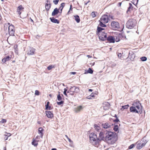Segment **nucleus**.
Instances as JSON below:
<instances>
[{"label": "nucleus", "instance_id": "1", "mask_svg": "<svg viewBox=\"0 0 150 150\" xmlns=\"http://www.w3.org/2000/svg\"><path fill=\"white\" fill-rule=\"evenodd\" d=\"M132 112L142 114L143 113V107L138 99L132 101Z\"/></svg>", "mask_w": 150, "mask_h": 150}, {"label": "nucleus", "instance_id": "2", "mask_svg": "<svg viewBox=\"0 0 150 150\" xmlns=\"http://www.w3.org/2000/svg\"><path fill=\"white\" fill-rule=\"evenodd\" d=\"M105 140L110 144H114L117 140V136L115 133L112 132H107L105 137Z\"/></svg>", "mask_w": 150, "mask_h": 150}, {"label": "nucleus", "instance_id": "3", "mask_svg": "<svg viewBox=\"0 0 150 150\" xmlns=\"http://www.w3.org/2000/svg\"><path fill=\"white\" fill-rule=\"evenodd\" d=\"M104 29L100 27H98V33L99 39L101 40H105L107 39V34L103 30Z\"/></svg>", "mask_w": 150, "mask_h": 150}, {"label": "nucleus", "instance_id": "4", "mask_svg": "<svg viewBox=\"0 0 150 150\" xmlns=\"http://www.w3.org/2000/svg\"><path fill=\"white\" fill-rule=\"evenodd\" d=\"M90 141L93 145L96 146L98 144L99 140L96 135L94 133H92L89 135Z\"/></svg>", "mask_w": 150, "mask_h": 150}, {"label": "nucleus", "instance_id": "5", "mask_svg": "<svg viewBox=\"0 0 150 150\" xmlns=\"http://www.w3.org/2000/svg\"><path fill=\"white\" fill-rule=\"evenodd\" d=\"M79 91V88L75 86L71 87L67 91V93H69L71 95H74L76 93H78Z\"/></svg>", "mask_w": 150, "mask_h": 150}, {"label": "nucleus", "instance_id": "6", "mask_svg": "<svg viewBox=\"0 0 150 150\" xmlns=\"http://www.w3.org/2000/svg\"><path fill=\"white\" fill-rule=\"evenodd\" d=\"M109 20V18L107 15H104L100 19V21L101 22H103L104 23H107Z\"/></svg>", "mask_w": 150, "mask_h": 150}, {"label": "nucleus", "instance_id": "7", "mask_svg": "<svg viewBox=\"0 0 150 150\" xmlns=\"http://www.w3.org/2000/svg\"><path fill=\"white\" fill-rule=\"evenodd\" d=\"M111 25L114 30H116L119 28V24L117 22L112 21L111 23Z\"/></svg>", "mask_w": 150, "mask_h": 150}, {"label": "nucleus", "instance_id": "8", "mask_svg": "<svg viewBox=\"0 0 150 150\" xmlns=\"http://www.w3.org/2000/svg\"><path fill=\"white\" fill-rule=\"evenodd\" d=\"M8 31L10 35L11 36L14 35L15 33L14 27L13 25H11L9 26Z\"/></svg>", "mask_w": 150, "mask_h": 150}, {"label": "nucleus", "instance_id": "9", "mask_svg": "<svg viewBox=\"0 0 150 150\" xmlns=\"http://www.w3.org/2000/svg\"><path fill=\"white\" fill-rule=\"evenodd\" d=\"M146 144V142L145 143L144 142H141L140 141L137 144L136 148L138 149H140L143 146H145Z\"/></svg>", "mask_w": 150, "mask_h": 150}, {"label": "nucleus", "instance_id": "10", "mask_svg": "<svg viewBox=\"0 0 150 150\" xmlns=\"http://www.w3.org/2000/svg\"><path fill=\"white\" fill-rule=\"evenodd\" d=\"M136 52L137 51H132V59H132V62L133 61L137 62L139 59V57L137 56H136L135 54H134V53Z\"/></svg>", "mask_w": 150, "mask_h": 150}, {"label": "nucleus", "instance_id": "11", "mask_svg": "<svg viewBox=\"0 0 150 150\" xmlns=\"http://www.w3.org/2000/svg\"><path fill=\"white\" fill-rule=\"evenodd\" d=\"M103 109L105 110H108L110 107V104L109 103L105 102L103 103Z\"/></svg>", "mask_w": 150, "mask_h": 150}, {"label": "nucleus", "instance_id": "12", "mask_svg": "<svg viewBox=\"0 0 150 150\" xmlns=\"http://www.w3.org/2000/svg\"><path fill=\"white\" fill-rule=\"evenodd\" d=\"M112 125L110 123L108 122L103 123L102 124V127L105 129L110 128Z\"/></svg>", "mask_w": 150, "mask_h": 150}, {"label": "nucleus", "instance_id": "13", "mask_svg": "<svg viewBox=\"0 0 150 150\" xmlns=\"http://www.w3.org/2000/svg\"><path fill=\"white\" fill-rule=\"evenodd\" d=\"M35 49L33 47H30L28 50L27 54L28 55H33L34 54Z\"/></svg>", "mask_w": 150, "mask_h": 150}, {"label": "nucleus", "instance_id": "14", "mask_svg": "<svg viewBox=\"0 0 150 150\" xmlns=\"http://www.w3.org/2000/svg\"><path fill=\"white\" fill-rule=\"evenodd\" d=\"M47 117L50 118H52L53 117V114L50 111H47L45 112Z\"/></svg>", "mask_w": 150, "mask_h": 150}, {"label": "nucleus", "instance_id": "15", "mask_svg": "<svg viewBox=\"0 0 150 150\" xmlns=\"http://www.w3.org/2000/svg\"><path fill=\"white\" fill-rule=\"evenodd\" d=\"M107 40L108 41L110 42L114 43L115 42V39H114V37L112 36H109L108 38L107 37Z\"/></svg>", "mask_w": 150, "mask_h": 150}, {"label": "nucleus", "instance_id": "16", "mask_svg": "<svg viewBox=\"0 0 150 150\" xmlns=\"http://www.w3.org/2000/svg\"><path fill=\"white\" fill-rule=\"evenodd\" d=\"M82 109L83 107L81 106H79L74 108V111L76 113H78L80 112Z\"/></svg>", "mask_w": 150, "mask_h": 150}, {"label": "nucleus", "instance_id": "17", "mask_svg": "<svg viewBox=\"0 0 150 150\" xmlns=\"http://www.w3.org/2000/svg\"><path fill=\"white\" fill-rule=\"evenodd\" d=\"M59 12L60 11H59V10L57 8H56L52 12V15L53 16H54Z\"/></svg>", "mask_w": 150, "mask_h": 150}, {"label": "nucleus", "instance_id": "18", "mask_svg": "<svg viewBox=\"0 0 150 150\" xmlns=\"http://www.w3.org/2000/svg\"><path fill=\"white\" fill-rule=\"evenodd\" d=\"M137 21L136 19L132 18V29L137 25Z\"/></svg>", "mask_w": 150, "mask_h": 150}, {"label": "nucleus", "instance_id": "19", "mask_svg": "<svg viewBox=\"0 0 150 150\" xmlns=\"http://www.w3.org/2000/svg\"><path fill=\"white\" fill-rule=\"evenodd\" d=\"M24 8L21 5H20L18 6L17 10V12L18 13V14L20 15L21 13V11L22 9H23Z\"/></svg>", "mask_w": 150, "mask_h": 150}, {"label": "nucleus", "instance_id": "20", "mask_svg": "<svg viewBox=\"0 0 150 150\" xmlns=\"http://www.w3.org/2000/svg\"><path fill=\"white\" fill-rule=\"evenodd\" d=\"M50 19L51 22L52 23H57V24H58L59 23V22L58 20L55 18L54 17L50 18Z\"/></svg>", "mask_w": 150, "mask_h": 150}, {"label": "nucleus", "instance_id": "21", "mask_svg": "<svg viewBox=\"0 0 150 150\" xmlns=\"http://www.w3.org/2000/svg\"><path fill=\"white\" fill-rule=\"evenodd\" d=\"M51 6V5L50 4V3H49L48 1H47L45 6V8L46 10L48 11L50 8Z\"/></svg>", "mask_w": 150, "mask_h": 150}, {"label": "nucleus", "instance_id": "22", "mask_svg": "<svg viewBox=\"0 0 150 150\" xmlns=\"http://www.w3.org/2000/svg\"><path fill=\"white\" fill-rule=\"evenodd\" d=\"M104 138V133L103 132H101L99 134V140H103Z\"/></svg>", "mask_w": 150, "mask_h": 150}, {"label": "nucleus", "instance_id": "23", "mask_svg": "<svg viewBox=\"0 0 150 150\" xmlns=\"http://www.w3.org/2000/svg\"><path fill=\"white\" fill-rule=\"evenodd\" d=\"M11 57H10L9 56H8L6 57H4L3 59H2V61L4 63L6 61H9L10 59H11Z\"/></svg>", "mask_w": 150, "mask_h": 150}, {"label": "nucleus", "instance_id": "24", "mask_svg": "<svg viewBox=\"0 0 150 150\" xmlns=\"http://www.w3.org/2000/svg\"><path fill=\"white\" fill-rule=\"evenodd\" d=\"M126 27L129 29L131 28V21L129 20L127 22L126 24Z\"/></svg>", "mask_w": 150, "mask_h": 150}, {"label": "nucleus", "instance_id": "25", "mask_svg": "<svg viewBox=\"0 0 150 150\" xmlns=\"http://www.w3.org/2000/svg\"><path fill=\"white\" fill-rule=\"evenodd\" d=\"M43 129L42 127H40L38 129V133L39 134H40V136L41 138L43 136Z\"/></svg>", "mask_w": 150, "mask_h": 150}, {"label": "nucleus", "instance_id": "26", "mask_svg": "<svg viewBox=\"0 0 150 150\" xmlns=\"http://www.w3.org/2000/svg\"><path fill=\"white\" fill-rule=\"evenodd\" d=\"M74 17L75 20L77 23H79L80 22V19L79 16L75 15L74 16Z\"/></svg>", "mask_w": 150, "mask_h": 150}, {"label": "nucleus", "instance_id": "27", "mask_svg": "<svg viewBox=\"0 0 150 150\" xmlns=\"http://www.w3.org/2000/svg\"><path fill=\"white\" fill-rule=\"evenodd\" d=\"M140 61L142 62H145L147 60V59L146 57L142 56L140 57Z\"/></svg>", "mask_w": 150, "mask_h": 150}, {"label": "nucleus", "instance_id": "28", "mask_svg": "<svg viewBox=\"0 0 150 150\" xmlns=\"http://www.w3.org/2000/svg\"><path fill=\"white\" fill-rule=\"evenodd\" d=\"M139 0H132V4H133L135 6H137L138 4Z\"/></svg>", "mask_w": 150, "mask_h": 150}, {"label": "nucleus", "instance_id": "29", "mask_svg": "<svg viewBox=\"0 0 150 150\" xmlns=\"http://www.w3.org/2000/svg\"><path fill=\"white\" fill-rule=\"evenodd\" d=\"M99 25L102 27H105L106 25L103 22H101V21H99Z\"/></svg>", "mask_w": 150, "mask_h": 150}, {"label": "nucleus", "instance_id": "30", "mask_svg": "<svg viewBox=\"0 0 150 150\" xmlns=\"http://www.w3.org/2000/svg\"><path fill=\"white\" fill-rule=\"evenodd\" d=\"M94 128L97 131H98L100 129V127L98 125L96 124L94 125Z\"/></svg>", "mask_w": 150, "mask_h": 150}, {"label": "nucleus", "instance_id": "31", "mask_svg": "<svg viewBox=\"0 0 150 150\" xmlns=\"http://www.w3.org/2000/svg\"><path fill=\"white\" fill-rule=\"evenodd\" d=\"M129 106L128 105H127L124 106H122V108L121 109L122 110H123L124 109H127Z\"/></svg>", "mask_w": 150, "mask_h": 150}, {"label": "nucleus", "instance_id": "32", "mask_svg": "<svg viewBox=\"0 0 150 150\" xmlns=\"http://www.w3.org/2000/svg\"><path fill=\"white\" fill-rule=\"evenodd\" d=\"M145 138H146V137L145 136V137H143L142 139V140L140 141L141 142H144L145 143V142H146V143H147V141L146 140Z\"/></svg>", "mask_w": 150, "mask_h": 150}, {"label": "nucleus", "instance_id": "33", "mask_svg": "<svg viewBox=\"0 0 150 150\" xmlns=\"http://www.w3.org/2000/svg\"><path fill=\"white\" fill-rule=\"evenodd\" d=\"M114 39H115V41L116 42H118L120 41V40L119 36L114 37Z\"/></svg>", "mask_w": 150, "mask_h": 150}, {"label": "nucleus", "instance_id": "34", "mask_svg": "<svg viewBox=\"0 0 150 150\" xmlns=\"http://www.w3.org/2000/svg\"><path fill=\"white\" fill-rule=\"evenodd\" d=\"M32 144L34 145L35 146H36L38 145L37 142L35 140H33V141L32 142Z\"/></svg>", "mask_w": 150, "mask_h": 150}, {"label": "nucleus", "instance_id": "35", "mask_svg": "<svg viewBox=\"0 0 150 150\" xmlns=\"http://www.w3.org/2000/svg\"><path fill=\"white\" fill-rule=\"evenodd\" d=\"M93 70L90 68H89L87 70V73L92 74L93 73Z\"/></svg>", "mask_w": 150, "mask_h": 150}, {"label": "nucleus", "instance_id": "36", "mask_svg": "<svg viewBox=\"0 0 150 150\" xmlns=\"http://www.w3.org/2000/svg\"><path fill=\"white\" fill-rule=\"evenodd\" d=\"M55 67L53 65H51L49 66L47 68V69L48 70H51L52 68H54Z\"/></svg>", "mask_w": 150, "mask_h": 150}, {"label": "nucleus", "instance_id": "37", "mask_svg": "<svg viewBox=\"0 0 150 150\" xmlns=\"http://www.w3.org/2000/svg\"><path fill=\"white\" fill-rule=\"evenodd\" d=\"M129 4L130 5V6H129V7L128 8V9L127 10V13H128L129 12H130V9H131V4L130 3H129Z\"/></svg>", "mask_w": 150, "mask_h": 150}, {"label": "nucleus", "instance_id": "38", "mask_svg": "<svg viewBox=\"0 0 150 150\" xmlns=\"http://www.w3.org/2000/svg\"><path fill=\"white\" fill-rule=\"evenodd\" d=\"M118 129V126L117 125L114 126L113 129L115 131H117Z\"/></svg>", "mask_w": 150, "mask_h": 150}, {"label": "nucleus", "instance_id": "39", "mask_svg": "<svg viewBox=\"0 0 150 150\" xmlns=\"http://www.w3.org/2000/svg\"><path fill=\"white\" fill-rule=\"evenodd\" d=\"M57 100L59 101H60L62 99V98L60 96V95L59 94L57 96Z\"/></svg>", "mask_w": 150, "mask_h": 150}, {"label": "nucleus", "instance_id": "40", "mask_svg": "<svg viewBox=\"0 0 150 150\" xmlns=\"http://www.w3.org/2000/svg\"><path fill=\"white\" fill-rule=\"evenodd\" d=\"M139 142V141H137V142L132 144V149L135 147L136 145Z\"/></svg>", "mask_w": 150, "mask_h": 150}, {"label": "nucleus", "instance_id": "41", "mask_svg": "<svg viewBox=\"0 0 150 150\" xmlns=\"http://www.w3.org/2000/svg\"><path fill=\"white\" fill-rule=\"evenodd\" d=\"M63 103H64V101H61L59 102H57V103L58 105H60L61 104H63Z\"/></svg>", "mask_w": 150, "mask_h": 150}, {"label": "nucleus", "instance_id": "42", "mask_svg": "<svg viewBox=\"0 0 150 150\" xmlns=\"http://www.w3.org/2000/svg\"><path fill=\"white\" fill-rule=\"evenodd\" d=\"M59 1V0H54L53 2L55 4L57 5L58 4Z\"/></svg>", "mask_w": 150, "mask_h": 150}, {"label": "nucleus", "instance_id": "43", "mask_svg": "<svg viewBox=\"0 0 150 150\" xmlns=\"http://www.w3.org/2000/svg\"><path fill=\"white\" fill-rule=\"evenodd\" d=\"M91 16L93 17V18H94L96 16V14L94 13V12H92L91 13Z\"/></svg>", "mask_w": 150, "mask_h": 150}, {"label": "nucleus", "instance_id": "44", "mask_svg": "<svg viewBox=\"0 0 150 150\" xmlns=\"http://www.w3.org/2000/svg\"><path fill=\"white\" fill-rule=\"evenodd\" d=\"M6 120L4 119H3L2 120L0 121V122L2 123H4L6 122Z\"/></svg>", "mask_w": 150, "mask_h": 150}, {"label": "nucleus", "instance_id": "45", "mask_svg": "<svg viewBox=\"0 0 150 150\" xmlns=\"http://www.w3.org/2000/svg\"><path fill=\"white\" fill-rule=\"evenodd\" d=\"M35 94L36 95H39V92L38 90H36L35 92Z\"/></svg>", "mask_w": 150, "mask_h": 150}, {"label": "nucleus", "instance_id": "46", "mask_svg": "<svg viewBox=\"0 0 150 150\" xmlns=\"http://www.w3.org/2000/svg\"><path fill=\"white\" fill-rule=\"evenodd\" d=\"M63 9V8L60 6V7H59V8L58 9V10H59H59L60 11V12L59 13H62Z\"/></svg>", "mask_w": 150, "mask_h": 150}, {"label": "nucleus", "instance_id": "47", "mask_svg": "<svg viewBox=\"0 0 150 150\" xmlns=\"http://www.w3.org/2000/svg\"><path fill=\"white\" fill-rule=\"evenodd\" d=\"M72 10V6L71 5L70 6V8H69V11H68V12L67 13V14H69V12H70V10Z\"/></svg>", "mask_w": 150, "mask_h": 150}, {"label": "nucleus", "instance_id": "48", "mask_svg": "<svg viewBox=\"0 0 150 150\" xmlns=\"http://www.w3.org/2000/svg\"><path fill=\"white\" fill-rule=\"evenodd\" d=\"M67 90L66 89V88H64V94L67 96V93H66V92H67Z\"/></svg>", "mask_w": 150, "mask_h": 150}, {"label": "nucleus", "instance_id": "49", "mask_svg": "<svg viewBox=\"0 0 150 150\" xmlns=\"http://www.w3.org/2000/svg\"><path fill=\"white\" fill-rule=\"evenodd\" d=\"M65 3H62L61 4L60 6L63 8L65 6Z\"/></svg>", "mask_w": 150, "mask_h": 150}, {"label": "nucleus", "instance_id": "50", "mask_svg": "<svg viewBox=\"0 0 150 150\" xmlns=\"http://www.w3.org/2000/svg\"><path fill=\"white\" fill-rule=\"evenodd\" d=\"M50 103V102L49 101H47L46 105H45V109L47 108V107H49V105Z\"/></svg>", "mask_w": 150, "mask_h": 150}, {"label": "nucleus", "instance_id": "51", "mask_svg": "<svg viewBox=\"0 0 150 150\" xmlns=\"http://www.w3.org/2000/svg\"><path fill=\"white\" fill-rule=\"evenodd\" d=\"M132 50L134 51H137V52L138 51V48L132 49Z\"/></svg>", "mask_w": 150, "mask_h": 150}, {"label": "nucleus", "instance_id": "52", "mask_svg": "<svg viewBox=\"0 0 150 150\" xmlns=\"http://www.w3.org/2000/svg\"><path fill=\"white\" fill-rule=\"evenodd\" d=\"M52 109V108L51 107V106H49V107H47V109H46V110H50Z\"/></svg>", "mask_w": 150, "mask_h": 150}, {"label": "nucleus", "instance_id": "53", "mask_svg": "<svg viewBox=\"0 0 150 150\" xmlns=\"http://www.w3.org/2000/svg\"><path fill=\"white\" fill-rule=\"evenodd\" d=\"M118 56L119 57H121L122 55L121 53H118L117 54Z\"/></svg>", "mask_w": 150, "mask_h": 150}, {"label": "nucleus", "instance_id": "54", "mask_svg": "<svg viewBox=\"0 0 150 150\" xmlns=\"http://www.w3.org/2000/svg\"><path fill=\"white\" fill-rule=\"evenodd\" d=\"M71 74H76V72H71L70 73Z\"/></svg>", "mask_w": 150, "mask_h": 150}, {"label": "nucleus", "instance_id": "55", "mask_svg": "<svg viewBox=\"0 0 150 150\" xmlns=\"http://www.w3.org/2000/svg\"><path fill=\"white\" fill-rule=\"evenodd\" d=\"M119 121V120L117 118L115 120V122H118Z\"/></svg>", "mask_w": 150, "mask_h": 150}, {"label": "nucleus", "instance_id": "56", "mask_svg": "<svg viewBox=\"0 0 150 150\" xmlns=\"http://www.w3.org/2000/svg\"><path fill=\"white\" fill-rule=\"evenodd\" d=\"M142 113L144 114V115H145V114L146 113V112H145V110H143V113Z\"/></svg>", "mask_w": 150, "mask_h": 150}, {"label": "nucleus", "instance_id": "57", "mask_svg": "<svg viewBox=\"0 0 150 150\" xmlns=\"http://www.w3.org/2000/svg\"><path fill=\"white\" fill-rule=\"evenodd\" d=\"M109 17L111 19H114V18H113V16H110V15L109 16Z\"/></svg>", "mask_w": 150, "mask_h": 150}, {"label": "nucleus", "instance_id": "58", "mask_svg": "<svg viewBox=\"0 0 150 150\" xmlns=\"http://www.w3.org/2000/svg\"><path fill=\"white\" fill-rule=\"evenodd\" d=\"M91 96H88L87 97V98L88 99H91Z\"/></svg>", "mask_w": 150, "mask_h": 150}, {"label": "nucleus", "instance_id": "59", "mask_svg": "<svg viewBox=\"0 0 150 150\" xmlns=\"http://www.w3.org/2000/svg\"><path fill=\"white\" fill-rule=\"evenodd\" d=\"M68 140H69V142H72V141L69 138H68Z\"/></svg>", "mask_w": 150, "mask_h": 150}, {"label": "nucleus", "instance_id": "60", "mask_svg": "<svg viewBox=\"0 0 150 150\" xmlns=\"http://www.w3.org/2000/svg\"><path fill=\"white\" fill-rule=\"evenodd\" d=\"M90 96H91V97H94V94H93V93H91Z\"/></svg>", "mask_w": 150, "mask_h": 150}, {"label": "nucleus", "instance_id": "61", "mask_svg": "<svg viewBox=\"0 0 150 150\" xmlns=\"http://www.w3.org/2000/svg\"><path fill=\"white\" fill-rule=\"evenodd\" d=\"M11 134L10 133H8L6 135V136H8V137L10 136L11 135Z\"/></svg>", "mask_w": 150, "mask_h": 150}, {"label": "nucleus", "instance_id": "62", "mask_svg": "<svg viewBox=\"0 0 150 150\" xmlns=\"http://www.w3.org/2000/svg\"><path fill=\"white\" fill-rule=\"evenodd\" d=\"M87 57H88V58H91L92 57L90 55H87Z\"/></svg>", "mask_w": 150, "mask_h": 150}, {"label": "nucleus", "instance_id": "63", "mask_svg": "<svg viewBox=\"0 0 150 150\" xmlns=\"http://www.w3.org/2000/svg\"><path fill=\"white\" fill-rule=\"evenodd\" d=\"M39 136H37V137H36V138H35V139H36V140L38 139V138H39Z\"/></svg>", "mask_w": 150, "mask_h": 150}, {"label": "nucleus", "instance_id": "64", "mask_svg": "<svg viewBox=\"0 0 150 150\" xmlns=\"http://www.w3.org/2000/svg\"><path fill=\"white\" fill-rule=\"evenodd\" d=\"M51 150H57L55 148H53V149H52Z\"/></svg>", "mask_w": 150, "mask_h": 150}]
</instances>
